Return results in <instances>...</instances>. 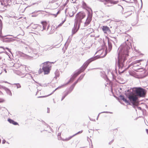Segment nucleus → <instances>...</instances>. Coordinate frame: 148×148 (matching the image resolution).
<instances>
[{
	"mask_svg": "<svg viewBox=\"0 0 148 148\" xmlns=\"http://www.w3.org/2000/svg\"><path fill=\"white\" fill-rule=\"evenodd\" d=\"M125 95L133 105L136 104L138 97H145L146 93H125Z\"/></svg>",
	"mask_w": 148,
	"mask_h": 148,
	"instance_id": "nucleus-1",
	"label": "nucleus"
},
{
	"mask_svg": "<svg viewBox=\"0 0 148 148\" xmlns=\"http://www.w3.org/2000/svg\"><path fill=\"white\" fill-rule=\"evenodd\" d=\"M128 51L127 49H120L119 54L118 63L120 64L122 61L124 62L128 56Z\"/></svg>",
	"mask_w": 148,
	"mask_h": 148,
	"instance_id": "nucleus-2",
	"label": "nucleus"
},
{
	"mask_svg": "<svg viewBox=\"0 0 148 148\" xmlns=\"http://www.w3.org/2000/svg\"><path fill=\"white\" fill-rule=\"evenodd\" d=\"M43 70L44 75L49 74L51 69V63L49 62H46L42 63Z\"/></svg>",
	"mask_w": 148,
	"mask_h": 148,
	"instance_id": "nucleus-3",
	"label": "nucleus"
},
{
	"mask_svg": "<svg viewBox=\"0 0 148 148\" xmlns=\"http://www.w3.org/2000/svg\"><path fill=\"white\" fill-rule=\"evenodd\" d=\"M86 16L85 13L83 12H80L77 13L75 16V23H79L82 22V19L84 18Z\"/></svg>",
	"mask_w": 148,
	"mask_h": 148,
	"instance_id": "nucleus-4",
	"label": "nucleus"
},
{
	"mask_svg": "<svg viewBox=\"0 0 148 148\" xmlns=\"http://www.w3.org/2000/svg\"><path fill=\"white\" fill-rule=\"evenodd\" d=\"M130 92H146L145 89L141 87H134L130 90Z\"/></svg>",
	"mask_w": 148,
	"mask_h": 148,
	"instance_id": "nucleus-5",
	"label": "nucleus"
},
{
	"mask_svg": "<svg viewBox=\"0 0 148 148\" xmlns=\"http://www.w3.org/2000/svg\"><path fill=\"white\" fill-rule=\"evenodd\" d=\"M75 23L74 27L72 30V33L73 34H75L77 31L80 26L79 23L78 26V27H77V23Z\"/></svg>",
	"mask_w": 148,
	"mask_h": 148,
	"instance_id": "nucleus-6",
	"label": "nucleus"
},
{
	"mask_svg": "<svg viewBox=\"0 0 148 148\" xmlns=\"http://www.w3.org/2000/svg\"><path fill=\"white\" fill-rule=\"evenodd\" d=\"M6 8L4 3L2 2H0V11H4L6 10Z\"/></svg>",
	"mask_w": 148,
	"mask_h": 148,
	"instance_id": "nucleus-7",
	"label": "nucleus"
},
{
	"mask_svg": "<svg viewBox=\"0 0 148 148\" xmlns=\"http://www.w3.org/2000/svg\"><path fill=\"white\" fill-rule=\"evenodd\" d=\"M119 97L120 99L121 100H123L126 103H127L128 104L130 105V103L129 102V101L127 100L125 98L124 96L120 95L119 96Z\"/></svg>",
	"mask_w": 148,
	"mask_h": 148,
	"instance_id": "nucleus-8",
	"label": "nucleus"
},
{
	"mask_svg": "<svg viewBox=\"0 0 148 148\" xmlns=\"http://www.w3.org/2000/svg\"><path fill=\"white\" fill-rule=\"evenodd\" d=\"M92 20L91 17H88L87 18L86 21L84 23V26H87L90 23Z\"/></svg>",
	"mask_w": 148,
	"mask_h": 148,
	"instance_id": "nucleus-9",
	"label": "nucleus"
},
{
	"mask_svg": "<svg viewBox=\"0 0 148 148\" xmlns=\"http://www.w3.org/2000/svg\"><path fill=\"white\" fill-rule=\"evenodd\" d=\"M102 29L105 33H106L107 32L110 31L109 27L107 26H103L102 28Z\"/></svg>",
	"mask_w": 148,
	"mask_h": 148,
	"instance_id": "nucleus-10",
	"label": "nucleus"
},
{
	"mask_svg": "<svg viewBox=\"0 0 148 148\" xmlns=\"http://www.w3.org/2000/svg\"><path fill=\"white\" fill-rule=\"evenodd\" d=\"M41 23L42 25L43 29H45L47 25V22L45 21H42L41 22Z\"/></svg>",
	"mask_w": 148,
	"mask_h": 148,
	"instance_id": "nucleus-11",
	"label": "nucleus"
},
{
	"mask_svg": "<svg viewBox=\"0 0 148 148\" xmlns=\"http://www.w3.org/2000/svg\"><path fill=\"white\" fill-rule=\"evenodd\" d=\"M82 132V131H80L78 132H77V133L75 134L74 135H73V136H71L69 137L68 138H66L65 140H70L75 135H77V134H79V133H81Z\"/></svg>",
	"mask_w": 148,
	"mask_h": 148,
	"instance_id": "nucleus-12",
	"label": "nucleus"
},
{
	"mask_svg": "<svg viewBox=\"0 0 148 148\" xmlns=\"http://www.w3.org/2000/svg\"><path fill=\"white\" fill-rule=\"evenodd\" d=\"M82 72L81 70H79L77 72L75 73L72 76V78H75L79 74H80Z\"/></svg>",
	"mask_w": 148,
	"mask_h": 148,
	"instance_id": "nucleus-13",
	"label": "nucleus"
},
{
	"mask_svg": "<svg viewBox=\"0 0 148 148\" xmlns=\"http://www.w3.org/2000/svg\"><path fill=\"white\" fill-rule=\"evenodd\" d=\"M8 121L10 123L14 125H17L18 124V123L15 121H14L13 120L11 119H8Z\"/></svg>",
	"mask_w": 148,
	"mask_h": 148,
	"instance_id": "nucleus-14",
	"label": "nucleus"
},
{
	"mask_svg": "<svg viewBox=\"0 0 148 148\" xmlns=\"http://www.w3.org/2000/svg\"><path fill=\"white\" fill-rule=\"evenodd\" d=\"M88 34H90V33L94 32V30L91 28H89L87 29Z\"/></svg>",
	"mask_w": 148,
	"mask_h": 148,
	"instance_id": "nucleus-15",
	"label": "nucleus"
},
{
	"mask_svg": "<svg viewBox=\"0 0 148 148\" xmlns=\"http://www.w3.org/2000/svg\"><path fill=\"white\" fill-rule=\"evenodd\" d=\"M129 40L127 39L125 41V43L128 46H130L131 45V40H130V42L129 41Z\"/></svg>",
	"mask_w": 148,
	"mask_h": 148,
	"instance_id": "nucleus-16",
	"label": "nucleus"
},
{
	"mask_svg": "<svg viewBox=\"0 0 148 148\" xmlns=\"http://www.w3.org/2000/svg\"><path fill=\"white\" fill-rule=\"evenodd\" d=\"M95 59L96 58H90L87 60V63H88V64H89L91 62L95 60Z\"/></svg>",
	"mask_w": 148,
	"mask_h": 148,
	"instance_id": "nucleus-17",
	"label": "nucleus"
},
{
	"mask_svg": "<svg viewBox=\"0 0 148 148\" xmlns=\"http://www.w3.org/2000/svg\"><path fill=\"white\" fill-rule=\"evenodd\" d=\"M101 113H110V114H112V112H108V111H104V112H101L99 113V114L98 115L97 118V120H98L99 114Z\"/></svg>",
	"mask_w": 148,
	"mask_h": 148,
	"instance_id": "nucleus-18",
	"label": "nucleus"
},
{
	"mask_svg": "<svg viewBox=\"0 0 148 148\" xmlns=\"http://www.w3.org/2000/svg\"><path fill=\"white\" fill-rule=\"evenodd\" d=\"M72 12V10L71 9L69 10V16H72L74 14V13L73 12L72 13L71 12Z\"/></svg>",
	"mask_w": 148,
	"mask_h": 148,
	"instance_id": "nucleus-19",
	"label": "nucleus"
},
{
	"mask_svg": "<svg viewBox=\"0 0 148 148\" xmlns=\"http://www.w3.org/2000/svg\"><path fill=\"white\" fill-rule=\"evenodd\" d=\"M14 87H16L17 88H19L21 87V86L19 84H14Z\"/></svg>",
	"mask_w": 148,
	"mask_h": 148,
	"instance_id": "nucleus-20",
	"label": "nucleus"
},
{
	"mask_svg": "<svg viewBox=\"0 0 148 148\" xmlns=\"http://www.w3.org/2000/svg\"><path fill=\"white\" fill-rule=\"evenodd\" d=\"M119 1H115L112 0L110 1V3H111L113 4H115L118 3Z\"/></svg>",
	"mask_w": 148,
	"mask_h": 148,
	"instance_id": "nucleus-21",
	"label": "nucleus"
},
{
	"mask_svg": "<svg viewBox=\"0 0 148 148\" xmlns=\"http://www.w3.org/2000/svg\"><path fill=\"white\" fill-rule=\"evenodd\" d=\"M67 93H64L62 95V96L61 99V101H62L65 97L67 95Z\"/></svg>",
	"mask_w": 148,
	"mask_h": 148,
	"instance_id": "nucleus-22",
	"label": "nucleus"
},
{
	"mask_svg": "<svg viewBox=\"0 0 148 148\" xmlns=\"http://www.w3.org/2000/svg\"><path fill=\"white\" fill-rule=\"evenodd\" d=\"M43 68L42 69L40 68L38 71V73L39 74H40L43 72Z\"/></svg>",
	"mask_w": 148,
	"mask_h": 148,
	"instance_id": "nucleus-23",
	"label": "nucleus"
},
{
	"mask_svg": "<svg viewBox=\"0 0 148 148\" xmlns=\"http://www.w3.org/2000/svg\"><path fill=\"white\" fill-rule=\"evenodd\" d=\"M51 94L52 93H51V94H50L49 95H45V96H39V97H37V98H43V97H46L47 96H48L50 95H51Z\"/></svg>",
	"mask_w": 148,
	"mask_h": 148,
	"instance_id": "nucleus-24",
	"label": "nucleus"
},
{
	"mask_svg": "<svg viewBox=\"0 0 148 148\" xmlns=\"http://www.w3.org/2000/svg\"><path fill=\"white\" fill-rule=\"evenodd\" d=\"M65 20H66L64 19L63 21H62V23H61L57 27H59L61 26L63 24V23H64V22L65 21Z\"/></svg>",
	"mask_w": 148,
	"mask_h": 148,
	"instance_id": "nucleus-25",
	"label": "nucleus"
},
{
	"mask_svg": "<svg viewBox=\"0 0 148 148\" xmlns=\"http://www.w3.org/2000/svg\"><path fill=\"white\" fill-rule=\"evenodd\" d=\"M108 48L109 49H110V50L112 49V45L111 43H110L109 42H108Z\"/></svg>",
	"mask_w": 148,
	"mask_h": 148,
	"instance_id": "nucleus-26",
	"label": "nucleus"
},
{
	"mask_svg": "<svg viewBox=\"0 0 148 148\" xmlns=\"http://www.w3.org/2000/svg\"><path fill=\"white\" fill-rule=\"evenodd\" d=\"M5 101V100L2 99L0 98V103H2Z\"/></svg>",
	"mask_w": 148,
	"mask_h": 148,
	"instance_id": "nucleus-27",
	"label": "nucleus"
},
{
	"mask_svg": "<svg viewBox=\"0 0 148 148\" xmlns=\"http://www.w3.org/2000/svg\"><path fill=\"white\" fill-rule=\"evenodd\" d=\"M58 12H59V11H58V12H57V13H56V14H53V15H54V16H55V17H56V16H57V15H58Z\"/></svg>",
	"mask_w": 148,
	"mask_h": 148,
	"instance_id": "nucleus-28",
	"label": "nucleus"
},
{
	"mask_svg": "<svg viewBox=\"0 0 148 148\" xmlns=\"http://www.w3.org/2000/svg\"><path fill=\"white\" fill-rule=\"evenodd\" d=\"M47 113H49L50 112V111L49 108H47Z\"/></svg>",
	"mask_w": 148,
	"mask_h": 148,
	"instance_id": "nucleus-29",
	"label": "nucleus"
},
{
	"mask_svg": "<svg viewBox=\"0 0 148 148\" xmlns=\"http://www.w3.org/2000/svg\"><path fill=\"white\" fill-rule=\"evenodd\" d=\"M118 6H119V7H120V8L122 10L123 9V8L122 6L120 5H118Z\"/></svg>",
	"mask_w": 148,
	"mask_h": 148,
	"instance_id": "nucleus-30",
	"label": "nucleus"
},
{
	"mask_svg": "<svg viewBox=\"0 0 148 148\" xmlns=\"http://www.w3.org/2000/svg\"><path fill=\"white\" fill-rule=\"evenodd\" d=\"M2 21H1V19H0V26H2Z\"/></svg>",
	"mask_w": 148,
	"mask_h": 148,
	"instance_id": "nucleus-31",
	"label": "nucleus"
},
{
	"mask_svg": "<svg viewBox=\"0 0 148 148\" xmlns=\"http://www.w3.org/2000/svg\"><path fill=\"white\" fill-rule=\"evenodd\" d=\"M5 142V140H3L2 142V143L3 144H4Z\"/></svg>",
	"mask_w": 148,
	"mask_h": 148,
	"instance_id": "nucleus-32",
	"label": "nucleus"
},
{
	"mask_svg": "<svg viewBox=\"0 0 148 148\" xmlns=\"http://www.w3.org/2000/svg\"><path fill=\"white\" fill-rule=\"evenodd\" d=\"M83 5L84 6L86 5V3L84 1L83 2Z\"/></svg>",
	"mask_w": 148,
	"mask_h": 148,
	"instance_id": "nucleus-33",
	"label": "nucleus"
},
{
	"mask_svg": "<svg viewBox=\"0 0 148 148\" xmlns=\"http://www.w3.org/2000/svg\"><path fill=\"white\" fill-rule=\"evenodd\" d=\"M100 51V52H101L102 53V52H104V50H101Z\"/></svg>",
	"mask_w": 148,
	"mask_h": 148,
	"instance_id": "nucleus-34",
	"label": "nucleus"
},
{
	"mask_svg": "<svg viewBox=\"0 0 148 148\" xmlns=\"http://www.w3.org/2000/svg\"><path fill=\"white\" fill-rule=\"evenodd\" d=\"M8 94H9L8 95L9 96H12V93H8Z\"/></svg>",
	"mask_w": 148,
	"mask_h": 148,
	"instance_id": "nucleus-35",
	"label": "nucleus"
},
{
	"mask_svg": "<svg viewBox=\"0 0 148 148\" xmlns=\"http://www.w3.org/2000/svg\"><path fill=\"white\" fill-rule=\"evenodd\" d=\"M112 140L111 142H110V143H109V145H110L111 144V143H112Z\"/></svg>",
	"mask_w": 148,
	"mask_h": 148,
	"instance_id": "nucleus-36",
	"label": "nucleus"
},
{
	"mask_svg": "<svg viewBox=\"0 0 148 148\" xmlns=\"http://www.w3.org/2000/svg\"><path fill=\"white\" fill-rule=\"evenodd\" d=\"M146 132L148 134V130L147 129H146Z\"/></svg>",
	"mask_w": 148,
	"mask_h": 148,
	"instance_id": "nucleus-37",
	"label": "nucleus"
},
{
	"mask_svg": "<svg viewBox=\"0 0 148 148\" xmlns=\"http://www.w3.org/2000/svg\"><path fill=\"white\" fill-rule=\"evenodd\" d=\"M114 97H115L117 99H119L117 97H116V96H114Z\"/></svg>",
	"mask_w": 148,
	"mask_h": 148,
	"instance_id": "nucleus-38",
	"label": "nucleus"
},
{
	"mask_svg": "<svg viewBox=\"0 0 148 148\" xmlns=\"http://www.w3.org/2000/svg\"><path fill=\"white\" fill-rule=\"evenodd\" d=\"M77 81H77L75 82V84H77Z\"/></svg>",
	"mask_w": 148,
	"mask_h": 148,
	"instance_id": "nucleus-39",
	"label": "nucleus"
},
{
	"mask_svg": "<svg viewBox=\"0 0 148 148\" xmlns=\"http://www.w3.org/2000/svg\"><path fill=\"white\" fill-rule=\"evenodd\" d=\"M6 49L7 50H8L9 51V50H10V49H8V48H6Z\"/></svg>",
	"mask_w": 148,
	"mask_h": 148,
	"instance_id": "nucleus-40",
	"label": "nucleus"
},
{
	"mask_svg": "<svg viewBox=\"0 0 148 148\" xmlns=\"http://www.w3.org/2000/svg\"><path fill=\"white\" fill-rule=\"evenodd\" d=\"M92 146V145L91 147H90V148H93Z\"/></svg>",
	"mask_w": 148,
	"mask_h": 148,
	"instance_id": "nucleus-41",
	"label": "nucleus"
},
{
	"mask_svg": "<svg viewBox=\"0 0 148 148\" xmlns=\"http://www.w3.org/2000/svg\"><path fill=\"white\" fill-rule=\"evenodd\" d=\"M92 121H95V119L92 120Z\"/></svg>",
	"mask_w": 148,
	"mask_h": 148,
	"instance_id": "nucleus-42",
	"label": "nucleus"
},
{
	"mask_svg": "<svg viewBox=\"0 0 148 148\" xmlns=\"http://www.w3.org/2000/svg\"><path fill=\"white\" fill-rule=\"evenodd\" d=\"M1 58L0 57V60H1Z\"/></svg>",
	"mask_w": 148,
	"mask_h": 148,
	"instance_id": "nucleus-43",
	"label": "nucleus"
},
{
	"mask_svg": "<svg viewBox=\"0 0 148 148\" xmlns=\"http://www.w3.org/2000/svg\"><path fill=\"white\" fill-rule=\"evenodd\" d=\"M60 135V134H58V135Z\"/></svg>",
	"mask_w": 148,
	"mask_h": 148,
	"instance_id": "nucleus-44",
	"label": "nucleus"
}]
</instances>
